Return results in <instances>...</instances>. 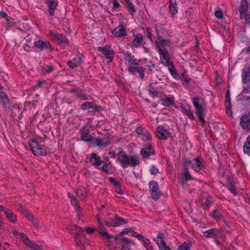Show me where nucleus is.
<instances>
[{
	"instance_id": "1",
	"label": "nucleus",
	"mask_w": 250,
	"mask_h": 250,
	"mask_svg": "<svg viewBox=\"0 0 250 250\" xmlns=\"http://www.w3.org/2000/svg\"><path fill=\"white\" fill-rule=\"evenodd\" d=\"M157 51L159 55L160 62L167 67L171 75L174 79H177V73L175 65L171 60V56L167 49H162L158 45L157 46Z\"/></svg>"
},
{
	"instance_id": "2",
	"label": "nucleus",
	"mask_w": 250,
	"mask_h": 250,
	"mask_svg": "<svg viewBox=\"0 0 250 250\" xmlns=\"http://www.w3.org/2000/svg\"><path fill=\"white\" fill-rule=\"evenodd\" d=\"M118 160L123 168H127L129 166L134 167L140 163L138 156L127 155L123 151H120L118 154Z\"/></svg>"
},
{
	"instance_id": "3",
	"label": "nucleus",
	"mask_w": 250,
	"mask_h": 250,
	"mask_svg": "<svg viewBox=\"0 0 250 250\" xmlns=\"http://www.w3.org/2000/svg\"><path fill=\"white\" fill-rule=\"evenodd\" d=\"M191 101L195 108L196 113L198 119L202 123H205V120L204 119L205 115L204 112L205 103L204 100L198 96L192 98Z\"/></svg>"
},
{
	"instance_id": "4",
	"label": "nucleus",
	"mask_w": 250,
	"mask_h": 250,
	"mask_svg": "<svg viewBox=\"0 0 250 250\" xmlns=\"http://www.w3.org/2000/svg\"><path fill=\"white\" fill-rule=\"evenodd\" d=\"M47 36L53 41L57 42L63 48H66L69 45V40L62 34L50 30L48 32Z\"/></svg>"
},
{
	"instance_id": "5",
	"label": "nucleus",
	"mask_w": 250,
	"mask_h": 250,
	"mask_svg": "<svg viewBox=\"0 0 250 250\" xmlns=\"http://www.w3.org/2000/svg\"><path fill=\"white\" fill-rule=\"evenodd\" d=\"M67 229L69 232H74V240L75 241L76 245L78 246L81 247V249L82 250H84V247L83 246V239L84 238V235L81 234V233L83 231V229L76 225L69 226V227H68Z\"/></svg>"
},
{
	"instance_id": "6",
	"label": "nucleus",
	"mask_w": 250,
	"mask_h": 250,
	"mask_svg": "<svg viewBox=\"0 0 250 250\" xmlns=\"http://www.w3.org/2000/svg\"><path fill=\"white\" fill-rule=\"evenodd\" d=\"M29 146L33 154L35 156H45L47 154L46 147L41 146L34 139H31L28 142Z\"/></svg>"
},
{
	"instance_id": "7",
	"label": "nucleus",
	"mask_w": 250,
	"mask_h": 250,
	"mask_svg": "<svg viewBox=\"0 0 250 250\" xmlns=\"http://www.w3.org/2000/svg\"><path fill=\"white\" fill-rule=\"evenodd\" d=\"M136 132L137 134L138 138L141 139L145 142H150L152 137L149 132L145 127L141 125H138L136 127Z\"/></svg>"
},
{
	"instance_id": "8",
	"label": "nucleus",
	"mask_w": 250,
	"mask_h": 250,
	"mask_svg": "<svg viewBox=\"0 0 250 250\" xmlns=\"http://www.w3.org/2000/svg\"><path fill=\"white\" fill-rule=\"evenodd\" d=\"M124 58L128 64V71L129 72V68L131 67H139L141 60H137L134 55L129 52L124 53Z\"/></svg>"
},
{
	"instance_id": "9",
	"label": "nucleus",
	"mask_w": 250,
	"mask_h": 250,
	"mask_svg": "<svg viewBox=\"0 0 250 250\" xmlns=\"http://www.w3.org/2000/svg\"><path fill=\"white\" fill-rule=\"evenodd\" d=\"M148 185L152 198L155 200H158L160 196V191L157 183L152 180L149 182Z\"/></svg>"
},
{
	"instance_id": "10",
	"label": "nucleus",
	"mask_w": 250,
	"mask_h": 250,
	"mask_svg": "<svg viewBox=\"0 0 250 250\" xmlns=\"http://www.w3.org/2000/svg\"><path fill=\"white\" fill-rule=\"evenodd\" d=\"M34 45L41 51H50L53 50L51 43L47 41L38 40L34 42Z\"/></svg>"
},
{
	"instance_id": "11",
	"label": "nucleus",
	"mask_w": 250,
	"mask_h": 250,
	"mask_svg": "<svg viewBox=\"0 0 250 250\" xmlns=\"http://www.w3.org/2000/svg\"><path fill=\"white\" fill-rule=\"evenodd\" d=\"M155 150L150 144H146L143 146L141 150V154L143 159H147L151 156L155 154Z\"/></svg>"
},
{
	"instance_id": "12",
	"label": "nucleus",
	"mask_w": 250,
	"mask_h": 250,
	"mask_svg": "<svg viewBox=\"0 0 250 250\" xmlns=\"http://www.w3.org/2000/svg\"><path fill=\"white\" fill-rule=\"evenodd\" d=\"M188 165L196 171H199L204 167V164L200 160L198 157L188 161L187 166Z\"/></svg>"
},
{
	"instance_id": "13",
	"label": "nucleus",
	"mask_w": 250,
	"mask_h": 250,
	"mask_svg": "<svg viewBox=\"0 0 250 250\" xmlns=\"http://www.w3.org/2000/svg\"><path fill=\"white\" fill-rule=\"evenodd\" d=\"M112 35L116 38H122L127 35V31L122 23L114 28L112 31Z\"/></svg>"
},
{
	"instance_id": "14",
	"label": "nucleus",
	"mask_w": 250,
	"mask_h": 250,
	"mask_svg": "<svg viewBox=\"0 0 250 250\" xmlns=\"http://www.w3.org/2000/svg\"><path fill=\"white\" fill-rule=\"evenodd\" d=\"M156 135L160 140H166L169 137L170 133L167 128L159 125L157 127Z\"/></svg>"
},
{
	"instance_id": "15",
	"label": "nucleus",
	"mask_w": 250,
	"mask_h": 250,
	"mask_svg": "<svg viewBox=\"0 0 250 250\" xmlns=\"http://www.w3.org/2000/svg\"><path fill=\"white\" fill-rule=\"evenodd\" d=\"M81 134L80 139L81 140L85 142H90L93 141V137L90 134V130L89 128L85 126H83L80 130Z\"/></svg>"
},
{
	"instance_id": "16",
	"label": "nucleus",
	"mask_w": 250,
	"mask_h": 250,
	"mask_svg": "<svg viewBox=\"0 0 250 250\" xmlns=\"http://www.w3.org/2000/svg\"><path fill=\"white\" fill-rule=\"evenodd\" d=\"M68 196L70 199V203L75 208L79 219L82 218L83 217V209L79 205L78 200L73 196H71L70 193H68Z\"/></svg>"
},
{
	"instance_id": "17",
	"label": "nucleus",
	"mask_w": 250,
	"mask_h": 250,
	"mask_svg": "<svg viewBox=\"0 0 250 250\" xmlns=\"http://www.w3.org/2000/svg\"><path fill=\"white\" fill-rule=\"evenodd\" d=\"M45 4L47 5V12L50 16L55 15V11L58 5V2L57 0H46Z\"/></svg>"
},
{
	"instance_id": "18",
	"label": "nucleus",
	"mask_w": 250,
	"mask_h": 250,
	"mask_svg": "<svg viewBox=\"0 0 250 250\" xmlns=\"http://www.w3.org/2000/svg\"><path fill=\"white\" fill-rule=\"evenodd\" d=\"M97 50L100 52H102L106 59H109L111 61L114 58V52L109 46L107 45L104 46H100L97 48Z\"/></svg>"
},
{
	"instance_id": "19",
	"label": "nucleus",
	"mask_w": 250,
	"mask_h": 250,
	"mask_svg": "<svg viewBox=\"0 0 250 250\" xmlns=\"http://www.w3.org/2000/svg\"><path fill=\"white\" fill-rule=\"evenodd\" d=\"M99 233L103 237H105L107 240L112 238H114L115 240L117 239V235H111L109 234L107 230L104 229V226L102 223L99 220L97 223Z\"/></svg>"
},
{
	"instance_id": "20",
	"label": "nucleus",
	"mask_w": 250,
	"mask_h": 250,
	"mask_svg": "<svg viewBox=\"0 0 250 250\" xmlns=\"http://www.w3.org/2000/svg\"><path fill=\"white\" fill-rule=\"evenodd\" d=\"M89 162L92 166L97 168H100L103 162L101 157L95 153L91 154Z\"/></svg>"
},
{
	"instance_id": "21",
	"label": "nucleus",
	"mask_w": 250,
	"mask_h": 250,
	"mask_svg": "<svg viewBox=\"0 0 250 250\" xmlns=\"http://www.w3.org/2000/svg\"><path fill=\"white\" fill-rule=\"evenodd\" d=\"M153 241L158 246L159 250H171L170 247L167 245L165 240L160 235L155 237Z\"/></svg>"
},
{
	"instance_id": "22",
	"label": "nucleus",
	"mask_w": 250,
	"mask_h": 250,
	"mask_svg": "<svg viewBox=\"0 0 250 250\" xmlns=\"http://www.w3.org/2000/svg\"><path fill=\"white\" fill-rule=\"evenodd\" d=\"M109 136H104L103 138L97 137L94 138L93 145L96 146H105L109 144Z\"/></svg>"
},
{
	"instance_id": "23",
	"label": "nucleus",
	"mask_w": 250,
	"mask_h": 250,
	"mask_svg": "<svg viewBox=\"0 0 250 250\" xmlns=\"http://www.w3.org/2000/svg\"><path fill=\"white\" fill-rule=\"evenodd\" d=\"M240 124L243 129L250 130V112L241 118Z\"/></svg>"
},
{
	"instance_id": "24",
	"label": "nucleus",
	"mask_w": 250,
	"mask_h": 250,
	"mask_svg": "<svg viewBox=\"0 0 250 250\" xmlns=\"http://www.w3.org/2000/svg\"><path fill=\"white\" fill-rule=\"evenodd\" d=\"M203 235L207 238H215L220 236L221 231L217 229L213 228L204 231Z\"/></svg>"
},
{
	"instance_id": "25",
	"label": "nucleus",
	"mask_w": 250,
	"mask_h": 250,
	"mask_svg": "<svg viewBox=\"0 0 250 250\" xmlns=\"http://www.w3.org/2000/svg\"><path fill=\"white\" fill-rule=\"evenodd\" d=\"M72 92L74 96L77 99L81 100H88V96L83 90L79 88H74L72 90Z\"/></svg>"
},
{
	"instance_id": "26",
	"label": "nucleus",
	"mask_w": 250,
	"mask_h": 250,
	"mask_svg": "<svg viewBox=\"0 0 250 250\" xmlns=\"http://www.w3.org/2000/svg\"><path fill=\"white\" fill-rule=\"evenodd\" d=\"M82 55L81 56H77L72 60L67 61V64L71 69H74L82 63Z\"/></svg>"
},
{
	"instance_id": "27",
	"label": "nucleus",
	"mask_w": 250,
	"mask_h": 250,
	"mask_svg": "<svg viewBox=\"0 0 250 250\" xmlns=\"http://www.w3.org/2000/svg\"><path fill=\"white\" fill-rule=\"evenodd\" d=\"M0 104L4 108H9L11 105L9 98L5 93H1L0 94Z\"/></svg>"
},
{
	"instance_id": "28",
	"label": "nucleus",
	"mask_w": 250,
	"mask_h": 250,
	"mask_svg": "<svg viewBox=\"0 0 250 250\" xmlns=\"http://www.w3.org/2000/svg\"><path fill=\"white\" fill-rule=\"evenodd\" d=\"M25 215L27 219L32 222L34 226L37 228L41 227V223L39 222L38 219L35 217L29 211H26Z\"/></svg>"
},
{
	"instance_id": "29",
	"label": "nucleus",
	"mask_w": 250,
	"mask_h": 250,
	"mask_svg": "<svg viewBox=\"0 0 250 250\" xmlns=\"http://www.w3.org/2000/svg\"><path fill=\"white\" fill-rule=\"evenodd\" d=\"M133 35L134 39L131 42V45L134 47L138 48L143 41L144 39L143 36L140 33L137 34H133Z\"/></svg>"
},
{
	"instance_id": "30",
	"label": "nucleus",
	"mask_w": 250,
	"mask_h": 250,
	"mask_svg": "<svg viewBox=\"0 0 250 250\" xmlns=\"http://www.w3.org/2000/svg\"><path fill=\"white\" fill-rule=\"evenodd\" d=\"M146 68L143 66L139 67H131L129 68V73L133 74L135 72L139 74V77L141 79H144L145 77V72Z\"/></svg>"
},
{
	"instance_id": "31",
	"label": "nucleus",
	"mask_w": 250,
	"mask_h": 250,
	"mask_svg": "<svg viewBox=\"0 0 250 250\" xmlns=\"http://www.w3.org/2000/svg\"><path fill=\"white\" fill-rule=\"evenodd\" d=\"M168 4L169 12L172 16H174L178 13L176 0H169Z\"/></svg>"
},
{
	"instance_id": "32",
	"label": "nucleus",
	"mask_w": 250,
	"mask_h": 250,
	"mask_svg": "<svg viewBox=\"0 0 250 250\" xmlns=\"http://www.w3.org/2000/svg\"><path fill=\"white\" fill-rule=\"evenodd\" d=\"M188 160L185 161L184 162V168L183 175L184 179H182V183L183 184L187 183V181L191 180L192 177L191 174L189 173L188 169V166H187V163Z\"/></svg>"
},
{
	"instance_id": "33",
	"label": "nucleus",
	"mask_w": 250,
	"mask_h": 250,
	"mask_svg": "<svg viewBox=\"0 0 250 250\" xmlns=\"http://www.w3.org/2000/svg\"><path fill=\"white\" fill-rule=\"evenodd\" d=\"M159 42H155L156 44V50L157 51V46L158 45L162 49H166L165 47V46H169L171 44V42L169 40L165 39L164 37L162 38L158 39Z\"/></svg>"
},
{
	"instance_id": "34",
	"label": "nucleus",
	"mask_w": 250,
	"mask_h": 250,
	"mask_svg": "<svg viewBox=\"0 0 250 250\" xmlns=\"http://www.w3.org/2000/svg\"><path fill=\"white\" fill-rule=\"evenodd\" d=\"M163 102V105L168 107L173 105L174 104V98L173 95H168V96L161 99Z\"/></svg>"
},
{
	"instance_id": "35",
	"label": "nucleus",
	"mask_w": 250,
	"mask_h": 250,
	"mask_svg": "<svg viewBox=\"0 0 250 250\" xmlns=\"http://www.w3.org/2000/svg\"><path fill=\"white\" fill-rule=\"evenodd\" d=\"M4 213L9 221L13 223L16 222L17 216L10 209L7 208L5 210Z\"/></svg>"
},
{
	"instance_id": "36",
	"label": "nucleus",
	"mask_w": 250,
	"mask_h": 250,
	"mask_svg": "<svg viewBox=\"0 0 250 250\" xmlns=\"http://www.w3.org/2000/svg\"><path fill=\"white\" fill-rule=\"evenodd\" d=\"M226 109L227 112L230 111L231 108V104L230 101V94L229 89L227 90L226 96H225V103Z\"/></svg>"
},
{
	"instance_id": "37",
	"label": "nucleus",
	"mask_w": 250,
	"mask_h": 250,
	"mask_svg": "<svg viewBox=\"0 0 250 250\" xmlns=\"http://www.w3.org/2000/svg\"><path fill=\"white\" fill-rule=\"evenodd\" d=\"M114 227H119L123 224L127 223L128 222L127 219L118 217L117 215L114 216Z\"/></svg>"
},
{
	"instance_id": "38",
	"label": "nucleus",
	"mask_w": 250,
	"mask_h": 250,
	"mask_svg": "<svg viewBox=\"0 0 250 250\" xmlns=\"http://www.w3.org/2000/svg\"><path fill=\"white\" fill-rule=\"evenodd\" d=\"M155 28L158 39L164 37V35L166 34V30L162 26H155Z\"/></svg>"
},
{
	"instance_id": "39",
	"label": "nucleus",
	"mask_w": 250,
	"mask_h": 250,
	"mask_svg": "<svg viewBox=\"0 0 250 250\" xmlns=\"http://www.w3.org/2000/svg\"><path fill=\"white\" fill-rule=\"evenodd\" d=\"M29 248L34 250H41V248L40 246L32 240L28 239L27 242H25L24 244Z\"/></svg>"
},
{
	"instance_id": "40",
	"label": "nucleus",
	"mask_w": 250,
	"mask_h": 250,
	"mask_svg": "<svg viewBox=\"0 0 250 250\" xmlns=\"http://www.w3.org/2000/svg\"><path fill=\"white\" fill-rule=\"evenodd\" d=\"M242 78L243 83H248L250 82V67L248 71L243 72Z\"/></svg>"
},
{
	"instance_id": "41",
	"label": "nucleus",
	"mask_w": 250,
	"mask_h": 250,
	"mask_svg": "<svg viewBox=\"0 0 250 250\" xmlns=\"http://www.w3.org/2000/svg\"><path fill=\"white\" fill-rule=\"evenodd\" d=\"M143 242V245L147 250H152L153 246L150 241L147 238H145L143 236V239L140 240Z\"/></svg>"
},
{
	"instance_id": "42",
	"label": "nucleus",
	"mask_w": 250,
	"mask_h": 250,
	"mask_svg": "<svg viewBox=\"0 0 250 250\" xmlns=\"http://www.w3.org/2000/svg\"><path fill=\"white\" fill-rule=\"evenodd\" d=\"M125 2V5L127 7L129 11L133 14L136 12V9L134 4L131 2L130 0H124Z\"/></svg>"
},
{
	"instance_id": "43",
	"label": "nucleus",
	"mask_w": 250,
	"mask_h": 250,
	"mask_svg": "<svg viewBox=\"0 0 250 250\" xmlns=\"http://www.w3.org/2000/svg\"><path fill=\"white\" fill-rule=\"evenodd\" d=\"M210 217L216 221L221 220L223 219V216L217 209L213 211L210 214Z\"/></svg>"
},
{
	"instance_id": "44",
	"label": "nucleus",
	"mask_w": 250,
	"mask_h": 250,
	"mask_svg": "<svg viewBox=\"0 0 250 250\" xmlns=\"http://www.w3.org/2000/svg\"><path fill=\"white\" fill-rule=\"evenodd\" d=\"M192 244L190 242H185L180 245L177 250H190Z\"/></svg>"
},
{
	"instance_id": "45",
	"label": "nucleus",
	"mask_w": 250,
	"mask_h": 250,
	"mask_svg": "<svg viewBox=\"0 0 250 250\" xmlns=\"http://www.w3.org/2000/svg\"><path fill=\"white\" fill-rule=\"evenodd\" d=\"M76 193L77 196L82 199H85L87 196L85 189H78L77 190Z\"/></svg>"
},
{
	"instance_id": "46",
	"label": "nucleus",
	"mask_w": 250,
	"mask_h": 250,
	"mask_svg": "<svg viewBox=\"0 0 250 250\" xmlns=\"http://www.w3.org/2000/svg\"><path fill=\"white\" fill-rule=\"evenodd\" d=\"M248 2L247 0H241L239 11H248Z\"/></svg>"
},
{
	"instance_id": "47",
	"label": "nucleus",
	"mask_w": 250,
	"mask_h": 250,
	"mask_svg": "<svg viewBox=\"0 0 250 250\" xmlns=\"http://www.w3.org/2000/svg\"><path fill=\"white\" fill-rule=\"evenodd\" d=\"M243 151L245 154L250 156V142L246 140L243 146Z\"/></svg>"
},
{
	"instance_id": "48",
	"label": "nucleus",
	"mask_w": 250,
	"mask_h": 250,
	"mask_svg": "<svg viewBox=\"0 0 250 250\" xmlns=\"http://www.w3.org/2000/svg\"><path fill=\"white\" fill-rule=\"evenodd\" d=\"M148 92L149 96L152 98H155L158 97V92L154 87L150 86Z\"/></svg>"
},
{
	"instance_id": "49",
	"label": "nucleus",
	"mask_w": 250,
	"mask_h": 250,
	"mask_svg": "<svg viewBox=\"0 0 250 250\" xmlns=\"http://www.w3.org/2000/svg\"><path fill=\"white\" fill-rule=\"evenodd\" d=\"M55 70V68L54 66L52 65H47L44 66V67L43 68L42 71L45 74H49L51 72H52Z\"/></svg>"
},
{
	"instance_id": "50",
	"label": "nucleus",
	"mask_w": 250,
	"mask_h": 250,
	"mask_svg": "<svg viewBox=\"0 0 250 250\" xmlns=\"http://www.w3.org/2000/svg\"><path fill=\"white\" fill-rule=\"evenodd\" d=\"M120 242L122 244V245H125V246H128L129 245L133 244L132 240L125 237H123L121 239Z\"/></svg>"
},
{
	"instance_id": "51",
	"label": "nucleus",
	"mask_w": 250,
	"mask_h": 250,
	"mask_svg": "<svg viewBox=\"0 0 250 250\" xmlns=\"http://www.w3.org/2000/svg\"><path fill=\"white\" fill-rule=\"evenodd\" d=\"M18 238L23 241L24 244L25 242H27V241L29 239L28 236L26 234L23 233H21L20 234V236L18 237Z\"/></svg>"
},
{
	"instance_id": "52",
	"label": "nucleus",
	"mask_w": 250,
	"mask_h": 250,
	"mask_svg": "<svg viewBox=\"0 0 250 250\" xmlns=\"http://www.w3.org/2000/svg\"><path fill=\"white\" fill-rule=\"evenodd\" d=\"M181 76L184 82L187 83H189L190 78H189L186 73H182L181 74Z\"/></svg>"
},
{
	"instance_id": "53",
	"label": "nucleus",
	"mask_w": 250,
	"mask_h": 250,
	"mask_svg": "<svg viewBox=\"0 0 250 250\" xmlns=\"http://www.w3.org/2000/svg\"><path fill=\"white\" fill-rule=\"evenodd\" d=\"M130 233L133 237H136L139 240H141L143 238V236L142 234L138 233L135 231H131Z\"/></svg>"
},
{
	"instance_id": "54",
	"label": "nucleus",
	"mask_w": 250,
	"mask_h": 250,
	"mask_svg": "<svg viewBox=\"0 0 250 250\" xmlns=\"http://www.w3.org/2000/svg\"><path fill=\"white\" fill-rule=\"evenodd\" d=\"M150 172L151 174L152 175H156L157 173H159V169L154 166H152L150 167Z\"/></svg>"
},
{
	"instance_id": "55",
	"label": "nucleus",
	"mask_w": 250,
	"mask_h": 250,
	"mask_svg": "<svg viewBox=\"0 0 250 250\" xmlns=\"http://www.w3.org/2000/svg\"><path fill=\"white\" fill-rule=\"evenodd\" d=\"M103 166L102 167H100V169H102L104 172L106 173H108V165L107 164L105 163L104 161H103Z\"/></svg>"
},
{
	"instance_id": "56",
	"label": "nucleus",
	"mask_w": 250,
	"mask_h": 250,
	"mask_svg": "<svg viewBox=\"0 0 250 250\" xmlns=\"http://www.w3.org/2000/svg\"><path fill=\"white\" fill-rule=\"evenodd\" d=\"M146 33L147 35V37L151 42H152V34L151 33V29L149 27L146 28Z\"/></svg>"
},
{
	"instance_id": "57",
	"label": "nucleus",
	"mask_w": 250,
	"mask_h": 250,
	"mask_svg": "<svg viewBox=\"0 0 250 250\" xmlns=\"http://www.w3.org/2000/svg\"><path fill=\"white\" fill-rule=\"evenodd\" d=\"M115 218H112L105 221V224L108 227H114V222Z\"/></svg>"
},
{
	"instance_id": "58",
	"label": "nucleus",
	"mask_w": 250,
	"mask_h": 250,
	"mask_svg": "<svg viewBox=\"0 0 250 250\" xmlns=\"http://www.w3.org/2000/svg\"><path fill=\"white\" fill-rule=\"evenodd\" d=\"M214 15L215 16L219 19H222L223 17V12L220 10H217L214 12Z\"/></svg>"
},
{
	"instance_id": "59",
	"label": "nucleus",
	"mask_w": 250,
	"mask_h": 250,
	"mask_svg": "<svg viewBox=\"0 0 250 250\" xmlns=\"http://www.w3.org/2000/svg\"><path fill=\"white\" fill-rule=\"evenodd\" d=\"M96 230L95 228H91L90 227H86L83 231H85L86 232L89 234L93 233Z\"/></svg>"
},
{
	"instance_id": "60",
	"label": "nucleus",
	"mask_w": 250,
	"mask_h": 250,
	"mask_svg": "<svg viewBox=\"0 0 250 250\" xmlns=\"http://www.w3.org/2000/svg\"><path fill=\"white\" fill-rule=\"evenodd\" d=\"M247 12L248 11H239L241 19H246L248 20V19H247Z\"/></svg>"
},
{
	"instance_id": "61",
	"label": "nucleus",
	"mask_w": 250,
	"mask_h": 250,
	"mask_svg": "<svg viewBox=\"0 0 250 250\" xmlns=\"http://www.w3.org/2000/svg\"><path fill=\"white\" fill-rule=\"evenodd\" d=\"M155 64L153 63H152L151 62H150L149 64H148L146 65V67L147 69L149 71L151 72L152 71V70L155 68Z\"/></svg>"
},
{
	"instance_id": "62",
	"label": "nucleus",
	"mask_w": 250,
	"mask_h": 250,
	"mask_svg": "<svg viewBox=\"0 0 250 250\" xmlns=\"http://www.w3.org/2000/svg\"><path fill=\"white\" fill-rule=\"evenodd\" d=\"M228 189L230 192H231L233 195L236 196L237 194V192L235 191L234 187L232 185H230L228 187Z\"/></svg>"
},
{
	"instance_id": "63",
	"label": "nucleus",
	"mask_w": 250,
	"mask_h": 250,
	"mask_svg": "<svg viewBox=\"0 0 250 250\" xmlns=\"http://www.w3.org/2000/svg\"><path fill=\"white\" fill-rule=\"evenodd\" d=\"M87 102V104L89 106H90V108L91 109H94V110H98V108L99 107L97 105L94 104L92 102Z\"/></svg>"
},
{
	"instance_id": "64",
	"label": "nucleus",
	"mask_w": 250,
	"mask_h": 250,
	"mask_svg": "<svg viewBox=\"0 0 250 250\" xmlns=\"http://www.w3.org/2000/svg\"><path fill=\"white\" fill-rule=\"evenodd\" d=\"M2 18L5 19V20L6 21V24L8 26H11L12 25L13 23L11 21L12 19L10 17H9L7 15L6 17Z\"/></svg>"
}]
</instances>
